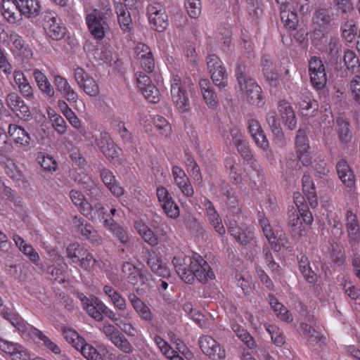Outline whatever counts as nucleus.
Listing matches in <instances>:
<instances>
[{
  "label": "nucleus",
  "mask_w": 360,
  "mask_h": 360,
  "mask_svg": "<svg viewBox=\"0 0 360 360\" xmlns=\"http://www.w3.org/2000/svg\"><path fill=\"white\" fill-rule=\"evenodd\" d=\"M109 11V8L103 11L95 8L86 15L88 29L91 34L97 40L103 39L109 29L106 18Z\"/></svg>",
  "instance_id": "3"
},
{
  "label": "nucleus",
  "mask_w": 360,
  "mask_h": 360,
  "mask_svg": "<svg viewBox=\"0 0 360 360\" xmlns=\"http://www.w3.org/2000/svg\"><path fill=\"white\" fill-rule=\"evenodd\" d=\"M43 27L46 34L53 40H60L66 33V27L61 22L57 13L46 11L43 17Z\"/></svg>",
  "instance_id": "6"
},
{
  "label": "nucleus",
  "mask_w": 360,
  "mask_h": 360,
  "mask_svg": "<svg viewBox=\"0 0 360 360\" xmlns=\"http://www.w3.org/2000/svg\"><path fill=\"white\" fill-rule=\"evenodd\" d=\"M18 8L13 0H8L2 4V15L10 23H15L18 21V15L16 12Z\"/></svg>",
  "instance_id": "47"
},
{
  "label": "nucleus",
  "mask_w": 360,
  "mask_h": 360,
  "mask_svg": "<svg viewBox=\"0 0 360 360\" xmlns=\"http://www.w3.org/2000/svg\"><path fill=\"white\" fill-rule=\"evenodd\" d=\"M340 26L341 37L347 43H352L358 32L356 22L350 17V13L342 15Z\"/></svg>",
  "instance_id": "21"
},
{
  "label": "nucleus",
  "mask_w": 360,
  "mask_h": 360,
  "mask_svg": "<svg viewBox=\"0 0 360 360\" xmlns=\"http://www.w3.org/2000/svg\"><path fill=\"white\" fill-rule=\"evenodd\" d=\"M153 124L162 136L167 137L171 134L172 127L165 117L156 115L153 118Z\"/></svg>",
  "instance_id": "52"
},
{
  "label": "nucleus",
  "mask_w": 360,
  "mask_h": 360,
  "mask_svg": "<svg viewBox=\"0 0 360 360\" xmlns=\"http://www.w3.org/2000/svg\"><path fill=\"white\" fill-rule=\"evenodd\" d=\"M63 335L65 340L72 345L76 349L84 342V339L81 338L77 333L71 329H64Z\"/></svg>",
  "instance_id": "60"
},
{
  "label": "nucleus",
  "mask_w": 360,
  "mask_h": 360,
  "mask_svg": "<svg viewBox=\"0 0 360 360\" xmlns=\"http://www.w3.org/2000/svg\"><path fill=\"white\" fill-rule=\"evenodd\" d=\"M148 20L151 27L158 32H162L168 25L167 15L165 8L158 3L148 6Z\"/></svg>",
  "instance_id": "12"
},
{
  "label": "nucleus",
  "mask_w": 360,
  "mask_h": 360,
  "mask_svg": "<svg viewBox=\"0 0 360 360\" xmlns=\"http://www.w3.org/2000/svg\"><path fill=\"white\" fill-rule=\"evenodd\" d=\"M103 226L122 243L126 244L129 242V237L126 231L122 226L116 224L111 217L110 219H104Z\"/></svg>",
  "instance_id": "45"
},
{
  "label": "nucleus",
  "mask_w": 360,
  "mask_h": 360,
  "mask_svg": "<svg viewBox=\"0 0 360 360\" xmlns=\"http://www.w3.org/2000/svg\"><path fill=\"white\" fill-rule=\"evenodd\" d=\"M13 240L19 250L23 252L32 262L39 267L42 266L39 254L31 245L27 244L22 238L17 234L13 236Z\"/></svg>",
  "instance_id": "32"
},
{
  "label": "nucleus",
  "mask_w": 360,
  "mask_h": 360,
  "mask_svg": "<svg viewBox=\"0 0 360 360\" xmlns=\"http://www.w3.org/2000/svg\"><path fill=\"white\" fill-rule=\"evenodd\" d=\"M278 109L285 125L289 129H294L297 125V120L290 103L285 100L281 101Z\"/></svg>",
  "instance_id": "34"
},
{
  "label": "nucleus",
  "mask_w": 360,
  "mask_h": 360,
  "mask_svg": "<svg viewBox=\"0 0 360 360\" xmlns=\"http://www.w3.org/2000/svg\"><path fill=\"white\" fill-rule=\"evenodd\" d=\"M266 120L274 135L276 141L281 143H284V134L281 127V124L278 119L277 118L276 112L274 110L268 112L266 113Z\"/></svg>",
  "instance_id": "44"
},
{
  "label": "nucleus",
  "mask_w": 360,
  "mask_h": 360,
  "mask_svg": "<svg viewBox=\"0 0 360 360\" xmlns=\"http://www.w3.org/2000/svg\"><path fill=\"white\" fill-rule=\"evenodd\" d=\"M344 62L347 69L355 72L359 68L360 63L356 53L349 49L345 51Z\"/></svg>",
  "instance_id": "55"
},
{
  "label": "nucleus",
  "mask_w": 360,
  "mask_h": 360,
  "mask_svg": "<svg viewBox=\"0 0 360 360\" xmlns=\"http://www.w3.org/2000/svg\"><path fill=\"white\" fill-rule=\"evenodd\" d=\"M83 250L79 248L78 243H71L66 248V256L73 264H78L80 261L79 257L84 255Z\"/></svg>",
  "instance_id": "62"
},
{
  "label": "nucleus",
  "mask_w": 360,
  "mask_h": 360,
  "mask_svg": "<svg viewBox=\"0 0 360 360\" xmlns=\"http://www.w3.org/2000/svg\"><path fill=\"white\" fill-rule=\"evenodd\" d=\"M171 97L176 108L181 112H187L190 108L187 90L191 84L189 79L181 80L178 75H174L171 79Z\"/></svg>",
  "instance_id": "2"
},
{
  "label": "nucleus",
  "mask_w": 360,
  "mask_h": 360,
  "mask_svg": "<svg viewBox=\"0 0 360 360\" xmlns=\"http://www.w3.org/2000/svg\"><path fill=\"white\" fill-rule=\"evenodd\" d=\"M147 264L157 276L167 278L170 276V269L161 258L153 251L147 252Z\"/></svg>",
  "instance_id": "26"
},
{
  "label": "nucleus",
  "mask_w": 360,
  "mask_h": 360,
  "mask_svg": "<svg viewBox=\"0 0 360 360\" xmlns=\"http://www.w3.org/2000/svg\"><path fill=\"white\" fill-rule=\"evenodd\" d=\"M16 8L21 15L27 18L37 16L41 11V4L39 0H13Z\"/></svg>",
  "instance_id": "31"
},
{
  "label": "nucleus",
  "mask_w": 360,
  "mask_h": 360,
  "mask_svg": "<svg viewBox=\"0 0 360 360\" xmlns=\"http://www.w3.org/2000/svg\"><path fill=\"white\" fill-rule=\"evenodd\" d=\"M288 219V224L292 228V235L294 236H300L302 231V226L299 212L295 210L289 214Z\"/></svg>",
  "instance_id": "59"
},
{
  "label": "nucleus",
  "mask_w": 360,
  "mask_h": 360,
  "mask_svg": "<svg viewBox=\"0 0 360 360\" xmlns=\"http://www.w3.org/2000/svg\"><path fill=\"white\" fill-rule=\"evenodd\" d=\"M302 181L303 193L310 206L312 208H315L318 205V200L315 192L314 184L311 176L308 174H304Z\"/></svg>",
  "instance_id": "41"
},
{
  "label": "nucleus",
  "mask_w": 360,
  "mask_h": 360,
  "mask_svg": "<svg viewBox=\"0 0 360 360\" xmlns=\"http://www.w3.org/2000/svg\"><path fill=\"white\" fill-rule=\"evenodd\" d=\"M337 172L342 184L352 188L355 184V176L347 161L341 159L336 165Z\"/></svg>",
  "instance_id": "36"
},
{
  "label": "nucleus",
  "mask_w": 360,
  "mask_h": 360,
  "mask_svg": "<svg viewBox=\"0 0 360 360\" xmlns=\"http://www.w3.org/2000/svg\"><path fill=\"white\" fill-rule=\"evenodd\" d=\"M185 165L187 171L190 172L193 179L198 184L202 182V177L201 175L200 167L194 160V158L188 153L185 154Z\"/></svg>",
  "instance_id": "46"
},
{
  "label": "nucleus",
  "mask_w": 360,
  "mask_h": 360,
  "mask_svg": "<svg viewBox=\"0 0 360 360\" xmlns=\"http://www.w3.org/2000/svg\"><path fill=\"white\" fill-rule=\"evenodd\" d=\"M295 144L300 161L304 165H311L312 157L309 151V139L304 130L299 129L297 131Z\"/></svg>",
  "instance_id": "18"
},
{
  "label": "nucleus",
  "mask_w": 360,
  "mask_h": 360,
  "mask_svg": "<svg viewBox=\"0 0 360 360\" xmlns=\"http://www.w3.org/2000/svg\"><path fill=\"white\" fill-rule=\"evenodd\" d=\"M0 350L12 360H30L27 350L21 345L0 338Z\"/></svg>",
  "instance_id": "17"
},
{
  "label": "nucleus",
  "mask_w": 360,
  "mask_h": 360,
  "mask_svg": "<svg viewBox=\"0 0 360 360\" xmlns=\"http://www.w3.org/2000/svg\"><path fill=\"white\" fill-rule=\"evenodd\" d=\"M236 77L238 85L250 103L259 105L262 101V89L256 82L248 76L245 67L238 63L236 69Z\"/></svg>",
  "instance_id": "1"
},
{
  "label": "nucleus",
  "mask_w": 360,
  "mask_h": 360,
  "mask_svg": "<svg viewBox=\"0 0 360 360\" xmlns=\"http://www.w3.org/2000/svg\"><path fill=\"white\" fill-rule=\"evenodd\" d=\"M33 76L39 89L49 98L55 96V90L47 77L39 70H33Z\"/></svg>",
  "instance_id": "40"
},
{
  "label": "nucleus",
  "mask_w": 360,
  "mask_h": 360,
  "mask_svg": "<svg viewBox=\"0 0 360 360\" xmlns=\"http://www.w3.org/2000/svg\"><path fill=\"white\" fill-rule=\"evenodd\" d=\"M231 328L236 335L245 343L249 348H253L255 342L249 333L238 323H233Z\"/></svg>",
  "instance_id": "51"
},
{
  "label": "nucleus",
  "mask_w": 360,
  "mask_h": 360,
  "mask_svg": "<svg viewBox=\"0 0 360 360\" xmlns=\"http://www.w3.org/2000/svg\"><path fill=\"white\" fill-rule=\"evenodd\" d=\"M137 86L143 96L150 102L156 103L159 101V91L152 83L149 77L145 73H136Z\"/></svg>",
  "instance_id": "16"
},
{
  "label": "nucleus",
  "mask_w": 360,
  "mask_h": 360,
  "mask_svg": "<svg viewBox=\"0 0 360 360\" xmlns=\"http://www.w3.org/2000/svg\"><path fill=\"white\" fill-rule=\"evenodd\" d=\"M100 177L111 193L117 197H121L124 193V189L116 180L113 173L108 169L103 168L100 171Z\"/></svg>",
  "instance_id": "28"
},
{
  "label": "nucleus",
  "mask_w": 360,
  "mask_h": 360,
  "mask_svg": "<svg viewBox=\"0 0 360 360\" xmlns=\"http://www.w3.org/2000/svg\"><path fill=\"white\" fill-rule=\"evenodd\" d=\"M221 192L226 197L225 201L227 208L233 214H238L240 212L238 196L233 188L228 184H223L221 187Z\"/></svg>",
  "instance_id": "39"
},
{
  "label": "nucleus",
  "mask_w": 360,
  "mask_h": 360,
  "mask_svg": "<svg viewBox=\"0 0 360 360\" xmlns=\"http://www.w3.org/2000/svg\"><path fill=\"white\" fill-rule=\"evenodd\" d=\"M70 198L84 216L89 219L93 218L92 205L85 199L80 191L72 190L70 192Z\"/></svg>",
  "instance_id": "33"
},
{
  "label": "nucleus",
  "mask_w": 360,
  "mask_h": 360,
  "mask_svg": "<svg viewBox=\"0 0 360 360\" xmlns=\"http://www.w3.org/2000/svg\"><path fill=\"white\" fill-rule=\"evenodd\" d=\"M195 254V252H193L191 256H186L184 253H179L175 255L172 259V264L177 274L181 280L187 283H193L191 267L194 263Z\"/></svg>",
  "instance_id": "9"
},
{
  "label": "nucleus",
  "mask_w": 360,
  "mask_h": 360,
  "mask_svg": "<svg viewBox=\"0 0 360 360\" xmlns=\"http://www.w3.org/2000/svg\"><path fill=\"white\" fill-rule=\"evenodd\" d=\"M258 221L271 249L276 252H279L280 244L278 243V239H282L281 236H283L282 227L278 224H270L262 212L258 213Z\"/></svg>",
  "instance_id": "4"
},
{
  "label": "nucleus",
  "mask_w": 360,
  "mask_h": 360,
  "mask_svg": "<svg viewBox=\"0 0 360 360\" xmlns=\"http://www.w3.org/2000/svg\"><path fill=\"white\" fill-rule=\"evenodd\" d=\"M335 20L334 13L329 7L318 8L314 13L312 22L315 32L323 33L332 25Z\"/></svg>",
  "instance_id": "14"
},
{
  "label": "nucleus",
  "mask_w": 360,
  "mask_h": 360,
  "mask_svg": "<svg viewBox=\"0 0 360 360\" xmlns=\"http://www.w3.org/2000/svg\"><path fill=\"white\" fill-rule=\"evenodd\" d=\"M198 344L203 354L212 360L225 359V349L212 337L207 335H201L199 338Z\"/></svg>",
  "instance_id": "8"
},
{
  "label": "nucleus",
  "mask_w": 360,
  "mask_h": 360,
  "mask_svg": "<svg viewBox=\"0 0 360 360\" xmlns=\"http://www.w3.org/2000/svg\"><path fill=\"white\" fill-rule=\"evenodd\" d=\"M3 317L9 321L12 326L18 330L22 335L29 334L32 335V329H36L25 321L13 310L4 309L2 311Z\"/></svg>",
  "instance_id": "29"
},
{
  "label": "nucleus",
  "mask_w": 360,
  "mask_h": 360,
  "mask_svg": "<svg viewBox=\"0 0 360 360\" xmlns=\"http://www.w3.org/2000/svg\"><path fill=\"white\" fill-rule=\"evenodd\" d=\"M8 49L15 57L30 59L33 53L30 47L25 43L23 38L15 32H12L8 37Z\"/></svg>",
  "instance_id": "15"
},
{
  "label": "nucleus",
  "mask_w": 360,
  "mask_h": 360,
  "mask_svg": "<svg viewBox=\"0 0 360 360\" xmlns=\"http://www.w3.org/2000/svg\"><path fill=\"white\" fill-rule=\"evenodd\" d=\"M227 228L231 236L241 245H247L254 238V232L247 226H238L235 221H229Z\"/></svg>",
  "instance_id": "20"
},
{
  "label": "nucleus",
  "mask_w": 360,
  "mask_h": 360,
  "mask_svg": "<svg viewBox=\"0 0 360 360\" xmlns=\"http://www.w3.org/2000/svg\"><path fill=\"white\" fill-rule=\"evenodd\" d=\"M337 172L342 184L352 188L355 184V176L347 161L341 159L336 165Z\"/></svg>",
  "instance_id": "35"
},
{
  "label": "nucleus",
  "mask_w": 360,
  "mask_h": 360,
  "mask_svg": "<svg viewBox=\"0 0 360 360\" xmlns=\"http://www.w3.org/2000/svg\"><path fill=\"white\" fill-rule=\"evenodd\" d=\"M300 328L304 335L307 336L313 342H319L321 341V334L316 331L311 326L305 323L300 324Z\"/></svg>",
  "instance_id": "63"
},
{
  "label": "nucleus",
  "mask_w": 360,
  "mask_h": 360,
  "mask_svg": "<svg viewBox=\"0 0 360 360\" xmlns=\"http://www.w3.org/2000/svg\"><path fill=\"white\" fill-rule=\"evenodd\" d=\"M102 332L109 340L118 349L124 353L130 354L133 351L132 345L114 325L111 323L104 324Z\"/></svg>",
  "instance_id": "10"
},
{
  "label": "nucleus",
  "mask_w": 360,
  "mask_h": 360,
  "mask_svg": "<svg viewBox=\"0 0 360 360\" xmlns=\"http://www.w3.org/2000/svg\"><path fill=\"white\" fill-rule=\"evenodd\" d=\"M199 86L206 104L212 108H216L218 101L210 81L207 79H202L199 82Z\"/></svg>",
  "instance_id": "42"
},
{
  "label": "nucleus",
  "mask_w": 360,
  "mask_h": 360,
  "mask_svg": "<svg viewBox=\"0 0 360 360\" xmlns=\"http://www.w3.org/2000/svg\"><path fill=\"white\" fill-rule=\"evenodd\" d=\"M121 269L131 285L134 286L149 285L151 274L146 270L138 268L131 262H124Z\"/></svg>",
  "instance_id": "5"
},
{
  "label": "nucleus",
  "mask_w": 360,
  "mask_h": 360,
  "mask_svg": "<svg viewBox=\"0 0 360 360\" xmlns=\"http://www.w3.org/2000/svg\"><path fill=\"white\" fill-rule=\"evenodd\" d=\"M82 354L87 360H103L101 354L91 345L85 342L79 347Z\"/></svg>",
  "instance_id": "58"
},
{
  "label": "nucleus",
  "mask_w": 360,
  "mask_h": 360,
  "mask_svg": "<svg viewBox=\"0 0 360 360\" xmlns=\"http://www.w3.org/2000/svg\"><path fill=\"white\" fill-rule=\"evenodd\" d=\"M262 66L266 81L271 86H277L280 81L279 75L269 56H265L262 58Z\"/></svg>",
  "instance_id": "38"
},
{
  "label": "nucleus",
  "mask_w": 360,
  "mask_h": 360,
  "mask_svg": "<svg viewBox=\"0 0 360 360\" xmlns=\"http://www.w3.org/2000/svg\"><path fill=\"white\" fill-rule=\"evenodd\" d=\"M281 19L284 26L290 30H295L298 23L297 14L287 8L281 9Z\"/></svg>",
  "instance_id": "50"
},
{
  "label": "nucleus",
  "mask_w": 360,
  "mask_h": 360,
  "mask_svg": "<svg viewBox=\"0 0 360 360\" xmlns=\"http://www.w3.org/2000/svg\"><path fill=\"white\" fill-rule=\"evenodd\" d=\"M103 302L100 300L96 297H94L91 299L90 303L87 304L83 308L86 310L87 314L93 318L94 320L97 321H102L103 320V317L101 315V311L98 309L101 304H103Z\"/></svg>",
  "instance_id": "48"
},
{
  "label": "nucleus",
  "mask_w": 360,
  "mask_h": 360,
  "mask_svg": "<svg viewBox=\"0 0 360 360\" xmlns=\"http://www.w3.org/2000/svg\"><path fill=\"white\" fill-rule=\"evenodd\" d=\"M8 134L15 143L24 148L25 150L30 148L32 139L22 127L16 124H10L8 127Z\"/></svg>",
  "instance_id": "23"
},
{
  "label": "nucleus",
  "mask_w": 360,
  "mask_h": 360,
  "mask_svg": "<svg viewBox=\"0 0 360 360\" xmlns=\"http://www.w3.org/2000/svg\"><path fill=\"white\" fill-rule=\"evenodd\" d=\"M210 73L215 86L219 89H223L227 86L228 78L225 68L218 69Z\"/></svg>",
  "instance_id": "56"
},
{
  "label": "nucleus",
  "mask_w": 360,
  "mask_h": 360,
  "mask_svg": "<svg viewBox=\"0 0 360 360\" xmlns=\"http://www.w3.org/2000/svg\"><path fill=\"white\" fill-rule=\"evenodd\" d=\"M349 89L354 101L360 105V75H355L349 82Z\"/></svg>",
  "instance_id": "64"
},
{
  "label": "nucleus",
  "mask_w": 360,
  "mask_h": 360,
  "mask_svg": "<svg viewBox=\"0 0 360 360\" xmlns=\"http://www.w3.org/2000/svg\"><path fill=\"white\" fill-rule=\"evenodd\" d=\"M115 10L117 16V20L121 30L124 32H129L133 27V23L130 13L125 4L116 3Z\"/></svg>",
  "instance_id": "37"
},
{
  "label": "nucleus",
  "mask_w": 360,
  "mask_h": 360,
  "mask_svg": "<svg viewBox=\"0 0 360 360\" xmlns=\"http://www.w3.org/2000/svg\"><path fill=\"white\" fill-rule=\"evenodd\" d=\"M37 160L44 170L56 171L57 169L56 160L51 156L44 153H39Z\"/></svg>",
  "instance_id": "54"
},
{
  "label": "nucleus",
  "mask_w": 360,
  "mask_h": 360,
  "mask_svg": "<svg viewBox=\"0 0 360 360\" xmlns=\"http://www.w3.org/2000/svg\"><path fill=\"white\" fill-rule=\"evenodd\" d=\"M78 86L91 97H96L100 94L98 84L91 77H89Z\"/></svg>",
  "instance_id": "49"
},
{
  "label": "nucleus",
  "mask_w": 360,
  "mask_h": 360,
  "mask_svg": "<svg viewBox=\"0 0 360 360\" xmlns=\"http://www.w3.org/2000/svg\"><path fill=\"white\" fill-rule=\"evenodd\" d=\"M13 80L22 97L28 101L34 99V89L21 70L13 71Z\"/></svg>",
  "instance_id": "27"
},
{
  "label": "nucleus",
  "mask_w": 360,
  "mask_h": 360,
  "mask_svg": "<svg viewBox=\"0 0 360 360\" xmlns=\"http://www.w3.org/2000/svg\"><path fill=\"white\" fill-rule=\"evenodd\" d=\"M297 103L300 113L304 117H314L318 110L317 102L311 98L309 93H303L298 96Z\"/></svg>",
  "instance_id": "25"
},
{
  "label": "nucleus",
  "mask_w": 360,
  "mask_h": 360,
  "mask_svg": "<svg viewBox=\"0 0 360 360\" xmlns=\"http://www.w3.org/2000/svg\"><path fill=\"white\" fill-rule=\"evenodd\" d=\"M53 84L56 86V90L70 103H77L78 94L65 77L59 75H55L53 76Z\"/></svg>",
  "instance_id": "22"
},
{
  "label": "nucleus",
  "mask_w": 360,
  "mask_h": 360,
  "mask_svg": "<svg viewBox=\"0 0 360 360\" xmlns=\"http://www.w3.org/2000/svg\"><path fill=\"white\" fill-rule=\"evenodd\" d=\"M84 222L85 220L82 217H75L73 219L75 226L82 236L91 242H98L97 233L94 227L90 224Z\"/></svg>",
  "instance_id": "43"
},
{
  "label": "nucleus",
  "mask_w": 360,
  "mask_h": 360,
  "mask_svg": "<svg viewBox=\"0 0 360 360\" xmlns=\"http://www.w3.org/2000/svg\"><path fill=\"white\" fill-rule=\"evenodd\" d=\"M203 205L206 210V215L209 223L214 231L220 236L225 234L226 230L222 224L221 219L212 202L208 199L205 198Z\"/></svg>",
  "instance_id": "24"
},
{
  "label": "nucleus",
  "mask_w": 360,
  "mask_h": 360,
  "mask_svg": "<svg viewBox=\"0 0 360 360\" xmlns=\"http://www.w3.org/2000/svg\"><path fill=\"white\" fill-rule=\"evenodd\" d=\"M346 229L349 244L357 245L360 242V226L357 216L350 210L346 214Z\"/></svg>",
  "instance_id": "19"
},
{
  "label": "nucleus",
  "mask_w": 360,
  "mask_h": 360,
  "mask_svg": "<svg viewBox=\"0 0 360 360\" xmlns=\"http://www.w3.org/2000/svg\"><path fill=\"white\" fill-rule=\"evenodd\" d=\"M127 298L141 320L148 322L153 320V314L150 308L136 294L130 292L127 295Z\"/></svg>",
  "instance_id": "30"
},
{
  "label": "nucleus",
  "mask_w": 360,
  "mask_h": 360,
  "mask_svg": "<svg viewBox=\"0 0 360 360\" xmlns=\"http://www.w3.org/2000/svg\"><path fill=\"white\" fill-rule=\"evenodd\" d=\"M309 72L312 86L317 90L323 89L327 82L325 67L321 60L313 56L309 61Z\"/></svg>",
  "instance_id": "7"
},
{
  "label": "nucleus",
  "mask_w": 360,
  "mask_h": 360,
  "mask_svg": "<svg viewBox=\"0 0 360 360\" xmlns=\"http://www.w3.org/2000/svg\"><path fill=\"white\" fill-rule=\"evenodd\" d=\"M6 106L18 117L25 120H29L31 117V112L24 100L16 92L8 93L5 97Z\"/></svg>",
  "instance_id": "11"
},
{
  "label": "nucleus",
  "mask_w": 360,
  "mask_h": 360,
  "mask_svg": "<svg viewBox=\"0 0 360 360\" xmlns=\"http://www.w3.org/2000/svg\"><path fill=\"white\" fill-rule=\"evenodd\" d=\"M338 133L340 141L342 143H347L352 139L349 124L345 121H340L338 122Z\"/></svg>",
  "instance_id": "61"
},
{
  "label": "nucleus",
  "mask_w": 360,
  "mask_h": 360,
  "mask_svg": "<svg viewBox=\"0 0 360 360\" xmlns=\"http://www.w3.org/2000/svg\"><path fill=\"white\" fill-rule=\"evenodd\" d=\"M193 264L191 267L193 282L196 278L200 283H206L208 279H214L215 275L209 264L199 254L194 255Z\"/></svg>",
  "instance_id": "13"
},
{
  "label": "nucleus",
  "mask_w": 360,
  "mask_h": 360,
  "mask_svg": "<svg viewBox=\"0 0 360 360\" xmlns=\"http://www.w3.org/2000/svg\"><path fill=\"white\" fill-rule=\"evenodd\" d=\"M68 269L66 264H63L60 267L51 265L47 267V274L51 276V278L54 279L59 283H64L65 281V271Z\"/></svg>",
  "instance_id": "53"
},
{
  "label": "nucleus",
  "mask_w": 360,
  "mask_h": 360,
  "mask_svg": "<svg viewBox=\"0 0 360 360\" xmlns=\"http://www.w3.org/2000/svg\"><path fill=\"white\" fill-rule=\"evenodd\" d=\"M32 336L41 340L44 346L54 354H57L60 352L59 347L55 342H52L49 338L45 335L41 330L38 329H32Z\"/></svg>",
  "instance_id": "57"
}]
</instances>
